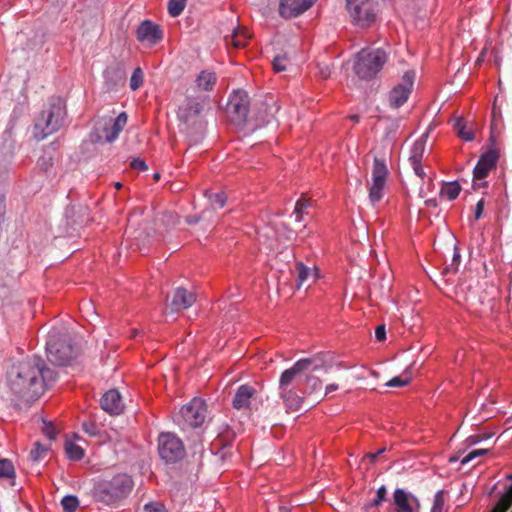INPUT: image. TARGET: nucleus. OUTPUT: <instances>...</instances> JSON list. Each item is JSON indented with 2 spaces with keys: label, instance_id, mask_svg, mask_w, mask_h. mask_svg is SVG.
Masks as SVG:
<instances>
[{
  "label": "nucleus",
  "instance_id": "nucleus-7",
  "mask_svg": "<svg viewBox=\"0 0 512 512\" xmlns=\"http://www.w3.org/2000/svg\"><path fill=\"white\" fill-rule=\"evenodd\" d=\"M60 505L64 508V497L59 500Z\"/></svg>",
  "mask_w": 512,
  "mask_h": 512
},
{
  "label": "nucleus",
  "instance_id": "nucleus-6",
  "mask_svg": "<svg viewBox=\"0 0 512 512\" xmlns=\"http://www.w3.org/2000/svg\"><path fill=\"white\" fill-rule=\"evenodd\" d=\"M43 433L49 440H53L56 437L55 427L50 422H44Z\"/></svg>",
  "mask_w": 512,
  "mask_h": 512
},
{
  "label": "nucleus",
  "instance_id": "nucleus-1",
  "mask_svg": "<svg viewBox=\"0 0 512 512\" xmlns=\"http://www.w3.org/2000/svg\"><path fill=\"white\" fill-rule=\"evenodd\" d=\"M55 380L53 372L46 368L38 356L27 357L13 363L6 372L7 393L11 402H33Z\"/></svg>",
  "mask_w": 512,
  "mask_h": 512
},
{
  "label": "nucleus",
  "instance_id": "nucleus-5",
  "mask_svg": "<svg viewBox=\"0 0 512 512\" xmlns=\"http://www.w3.org/2000/svg\"><path fill=\"white\" fill-rule=\"evenodd\" d=\"M14 476L13 463L8 459H0V478H13Z\"/></svg>",
  "mask_w": 512,
  "mask_h": 512
},
{
  "label": "nucleus",
  "instance_id": "nucleus-2",
  "mask_svg": "<svg viewBox=\"0 0 512 512\" xmlns=\"http://www.w3.org/2000/svg\"><path fill=\"white\" fill-rule=\"evenodd\" d=\"M46 355L50 363L64 366V330L62 327L52 328L47 335Z\"/></svg>",
  "mask_w": 512,
  "mask_h": 512
},
{
  "label": "nucleus",
  "instance_id": "nucleus-4",
  "mask_svg": "<svg viewBox=\"0 0 512 512\" xmlns=\"http://www.w3.org/2000/svg\"><path fill=\"white\" fill-rule=\"evenodd\" d=\"M48 451L49 448L47 446L41 444L40 442H35L33 448L30 451V458L33 461L38 462L45 457Z\"/></svg>",
  "mask_w": 512,
  "mask_h": 512
},
{
  "label": "nucleus",
  "instance_id": "nucleus-3",
  "mask_svg": "<svg viewBox=\"0 0 512 512\" xmlns=\"http://www.w3.org/2000/svg\"><path fill=\"white\" fill-rule=\"evenodd\" d=\"M53 112H50L46 120H38L34 126V135L38 139H43L56 130V124L52 122Z\"/></svg>",
  "mask_w": 512,
  "mask_h": 512
}]
</instances>
